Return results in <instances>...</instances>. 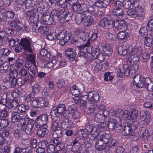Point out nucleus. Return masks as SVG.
I'll return each instance as SVG.
<instances>
[{
    "mask_svg": "<svg viewBox=\"0 0 153 153\" xmlns=\"http://www.w3.org/2000/svg\"><path fill=\"white\" fill-rule=\"evenodd\" d=\"M22 26V25L18 19H13L10 22L5 32L8 35H14L17 33L18 30H21Z\"/></svg>",
    "mask_w": 153,
    "mask_h": 153,
    "instance_id": "nucleus-1",
    "label": "nucleus"
},
{
    "mask_svg": "<svg viewBox=\"0 0 153 153\" xmlns=\"http://www.w3.org/2000/svg\"><path fill=\"white\" fill-rule=\"evenodd\" d=\"M98 141L96 142L95 147L96 149L98 151H99V153H102L104 151L106 148L107 145L109 144V143L111 139L108 136H103L99 137L97 139Z\"/></svg>",
    "mask_w": 153,
    "mask_h": 153,
    "instance_id": "nucleus-2",
    "label": "nucleus"
},
{
    "mask_svg": "<svg viewBox=\"0 0 153 153\" xmlns=\"http://www.w3.org/2000/svg\"><path fill=\"white\" fill-rule=\"evenodd\" d=\"M133 79L136 86L140 88H146L148 83L150 82L151 79L148 77L144 78L139 74L135 75Z\"/></svg>",
    "mask_w": 153,
    "mask_h": 153,
    "instance_id": "nucleus-3",
    "label": "nucleus"
},
{
    "mask_svg": "<svg viewBox=\"0 0 153 153\" xmlns=\"http://www.w3.org/2000/svg\"><path fill=\"white\" fill-rule=\"evenodd\" d=\"M129 64H125L123 66L124 74L126 76L134 74L138 68V65L136 63L130 65Z\"/></svg>",
    "mask_w": 153,
    "mask_h": 153,
    "instance_id": "nucleus-4",
    "label": "nucleus"
},
{
    "mask_svg": "<svg viewBox=\"0 0 153 153\" xmlns=\"http://www.w3.org/2000/svg\"><path fill=\"white\" fill-rule=\"evenodd\" d=\"M48 120V116L45 114H42L37 117L35 120V126L40 128L41 126L45 125Z\"/></svg>",
    "mask_w": 153,
    "mask_h": 153,
    "instance_id": "nucleus-5",
    "label": "nucleus"
},
{
    "mask_svg": "<svg viewBox=\"0 0 153 153\" xmlns=\"http://www.w3.org/2000/svg\"><path fill=\"white\" fill-rule=\"evenodd\" d=\"M89 107H88L89 113L91 114H94L97 113V112L102 111L105 110V106L103 104L97 103L96 104L91 105Z\"/></svg>",
    "mask_w": 153,
    "mask_h": 153,
    "instance_id": "nucleus-6",
    "label": "nucleus"
},
{
    "mask_svg": "<svg viewBox=\"0 0 153 153\" xmlns=\"http://www.w3.org/2000/svg\"><path fill=\"white\" fill-rule=\"evenodd\" d=\"M19 45L22 46L23 49L26 53H33L30 43L26 38H22L20 40Z\"/></svg>",
    "mask_w": 153,
    "mask_h": 153,
    "instance_id": "nucleus-7",
    "label": "nucleus"
},
{
    "mask_svg": "<svg viewBox=\"0 0 153 153\" xmlns=\"http://www.w3.org/2000/svg\"><path fill=\"white\" fill-rule=\"evenodd\" d=\"M28 67V70L30 73H29V75L28 76L29 81L33 82L34 80L35 77L37 76L36 65V64H31V65H29Z\"/></svg>",
    "mask_w": 153,
    "mask_h": 153,
    "instance_id": "nucleus-8",
    "label": "nucleus"
},
{
    "mask_svg": "<svg viewBox=\"0 0 153 153\" xmlns=\"http://www.w3.org/2000/svg\"><path fill=\"white\" fill-rule=\"evenodd\" d=\"M89 42L86 41L84 45L79 46L80 51L78 55V56L85 59L86 58L87 55L86 53L87 51L88 52V49L91 48V47L89 46ZM88 53H90V52Z\"/></svg>",
    "mask_w": 153,
    "mask_h": 153,
    "instance_id": "nucleus-9",
    "label": "nucleus"
},
{
    "mask_svg": "<svg viewBox=\"0 0 153 153\" xmlns=\"http://www.w3.org/2000/svg\"><path fill=\"white\" fill-rule=\"evenodd\" d=\"M64 8H63L62 10H59V11H57V15L56 17L60 16L61 20H63V22H65L66 21H68L71 20L72 17H71L70 13H68L65 11Z\"/></svg>",
    "mask_w": 153,
    "mask_h": 153,
    "instance_id": "nucleus-10",
    "label": "nucleus"
},
{
    "mask_svg": "<svg viewBox=\"0 0 153 153\" xmlns=\"http://www.w3.org/2000/svg\"><path fill=\"white\" fill-rule=\"evenodd\" d=\"M114 27L118 30L125 31L127 29V25L124 20H118L114 21Z\"/></svg>",
    "mask_w": 153,
    "mask_h": 153,
    "instance_id": "nucleus-11",
    "label": "nucleus"
},
{
    "mask_svg": "<svg viewBox=\"0 0 153 153\" xmlns=\"http://www.w3.org/2000/svg\"><path fill=\"white\" fill-rule=\"evenodd\" d=\"M102 27L107 29L112 28L114 26V21L111 20H108L106 19L101 20L100 23Z\"/></svg>",
    "mask_w": 153,
    "mask_h": 153,
    "instance_id": "nucleus-12",
    "label": "nucleus"
},
{
    "mask_svg": "<svg viewBox=\"0 0 153 153\" xmlns=\"http://www.w3.org/2000/svg\"><path fill=\"white\" fill-rule=\"evenodd\" d=\"M73 11L77 12L78 11L82 12H86L88 10L87 5L85 4H81L79 3L74 4L72 7Z\"/></svg>",
    "mask_w": 153,
    "mask_h": 153,
    "instance_id": "nucleus-13",
    "label": "nucleus"
},
{
    "mask_svg": "<svg viewBox=\"0 0 153 153\" xmlns=\"http://www.w3.org/2000/svg\"><path fill=\"white\" fill-rule=\"evenodd\" d=\"M35 123V121L32 119H30V121L27 123L25 129V131L27 134H30L34 132Z\"/></svg>",
    "mask_w": 153,
    "mask_h": 153,
    "instance_id": "nucleus-14",
    "label": "nucleus"
},
{
    "mask_svg": "<svg viewBox=\"0 0 153 153\" xmlns=\"http://www.w3.org/2000/svg\"><path fill=\"white\" fill-rule=\"evenodd\" d=\"M65 55L66 58L69 60L73 61L76 56L75 51L72 48H68L65 51Z\"/></svg>",
    "mask_w": 153,
    "mask_h": 153,
    "instance_id": "nucleus-15",
    "label": "nucleus"
},
{
    "mask_svg": "<svg viewBox=\"0 0 153 153\" xmlns=\"http://www.w3.org/2000/svg\"><path fill=\"white\" fill-rule=\"evenodd\" d=\"M12 132L11 129L10 128L5 129L4 131L0 132V146H2L4 143V137L8 136Z\"/></svg>",
    "mask_w": 153,
    "mask_h": 153,
    "instance_id": "nucleus-16",
    "label": "nucleus"
},
{
    "mask_svg": "<svg viewBox=\"0 0 153 153\" xmlns=\"http://www.w3.org/2000/svg\"><path fill=\"white\" fill-rule=\"evenodd\" d=\"M88 96L89 97L88 100V104H94V103L97 102L99 99V95L97 93H93L92 92L89 93L88 94Z\"/></svg>",
    "mask_w": 153,
    "mask_h": 153,
    "instance_id": "nucleus-17",
    "label": "nucleus"
},
{
    "mask_svg": "<svg viewBox=\"0 0 153 153\" xmlns=\"http://www.w3.org/2000/svg\"><path fill=\"white\" fill-rule=\"evenodd\" d=\"M30 119L27 116H26L24 118H22L21 117L18 122V127L21 129H23L26 125V123H28L30 121Z\"/></svg>",
    "mask_w": 153,
    "mask_h": 153,
    "instance_id": "nucleus-18",
    "label": "nucleus"
},
{
    "mask_svg": "<svg viewBox=\"0 0 153 153\" xmlns=\"http://www.w3.org/2000/svg\"><path fill=\"white\" fill-rule=\"evenodd\" d=\"M91 53L92 56H95L96 58L100 61H102L105 58L106 55L102 53H100V51L98 49H95Z\"/></svg>",
    "mask_w": 153,
    "mask_h": 153,
    "instance_id": "nucleus-19",
    "label": "nucleus"
},
{
    "mask_svg": "<svg viewBox=\"0 0 153 153\" xmlns=\"http://www.w3.org/2000/svg\"><path fill=\"white\" fill-rule=\"evenodd\" d=\"M130 46L123 45L119 46L118 48V52L120 55L125 56L128 52L129 53Z\"/></svg>",
    "mask_w": 153,
    "mask_h": 153,
    "instance_id": "nucleus-20",
    "label": "nucleus"
},
{
    "mask_svg": "<svg viewBox=\"0 0 153 153\" xmlns=\"http://www.w3.org/2000/svg\"><path fill=\"white\" fill-rule=\"evenodd\" d=\"M115 123L114 124L113 130H115L117 132L120 131L122 128V124L121 119L119 117H116L115 118Z\"/></svg>",
    "mask_w": 153,
    "mask_h": 153,
    "instance_id": "nucleus-21",
    "label": "nucleus"
},
{
    "mask_svg": "<svg viewBox=\"0 0 153 153\" xmlns=\"http://www.w3.org/2000/svg\"><path fill=\"white\" fill-rule=\"evenodd\" d=\"M83 24L85 27L91 26L94 21L93 17L90 15H87L85 13V16L83 20Z\"/></svg>",
    "mask_w": 153,
    "mask_h": 153,
    "instance_id": "nucleus-22",
    "label": "nucleus"
},
{
    "mask_svg": "<svg viewBox=\"0 0 153 153\" xmlns=\"http://www.w3.org/2000/svg\"><path fill=\"white\" fill-rule=\"evenodd\" d=\"M129 53L130 54H135L137 56H140L142 53L143 49L141 47L139 46L137 48L130 46Z\"/></svg>",
    "mask_w": 153,
    "mask_h": 153,
    "instance_id": "nucleus-23",
    "label": "nucleus"
},
{
    "mask_svg": "<svg viewBox=\"0 0 153 153\" xmlns=\"http://www.w3.org/2000/svg\"><path fill=\"white\" fill-rule=\"evenodd\" d=\"M66 33V30H65L63 29L58 34L55 36V40L60 45L61 42L63 41Z\"/></svg>",
    "mask_w": 153,
    "mask_h": 153,
    "instance_id": "nucleus-24",
    "label": "nucleus"
},
{
    "mask_svg": "<svg viewBox=\"0 0 153 153\" xmlns=\"http://www.w3.org/2000/svg\"><path fill=\"white\" fill-rule=\"evenodd\" d=\"M0 95L1 97L0 100L1 106L2 105L6 106V104L9 103L10 100L9 98H8V94H0Z\"/></svg>",
    "mask_w": 153,
    "mask_h": 153,
    "instance_id": "nucleus-25",
    "label": "nucleus"
},
{
    "mask_svg": "<svg viewBox=\"0 0 153 153\" xmlns=\"http://www.w3.org/2000/svg\"><path fill=\"white\" fill-rule=\"evenodd\" d=\"M85 12L79 13H77L75 17V22L77 25L82 23L83 24V20L85 16Z\"/></svg>",
    "mask_w": 153,
    "mask_h": 153,
    "instance_id": "nucleus-26",
    "label": "nucleus"
},
{
    "mask_svg": "<svg viewBox=\"0 0 153 153\" xmlns=\"http://www.w3.org/2000/svg\"><path fill=\"white\" fill-rule=\"evenodd\" d=\"M128 57V60L127 61V63L134 64L136 62L137 63L139 60V56L135 54L132 53Z\"/></svg>",
    "mask_w": 153,
    "mask_h": 153,
    "instance_id": "nucleus-27",
    "label": "nucleus"
},
{
    "mask_svg": "<svg viewBox=\"0 0 153 153\" xmlns=\"http://www.w3.org/2000/svg\"><path fill=\"white\" fill-rule=\"evenodd\" d=\"M48 132V130L47 128H41L37 131V134L40 137H44Z\"/></svg>",
    "mask_w": 153,
    "mask_h": 153,
    "instance_id": "nucleus-28",
    "label": "nucleus"
},
{
    "mask_svg": "<svg viewBox=\"0 0 153 153\" xmlns=\"http://www.w3.org/2000/svg\"><path fill=\"white\" fill-rule=\"evenodd\" d=\"M126 13L128 16L130 18H134L137 17H139L138 15H140V13H138L136 11L133 9H130L128 10L126 12Z\"/></svg>",
    "mask_w": 153,
    "mask_h": 153,
    "instance_id": "nucleus-29",
    "label": "nucleus"
},
{
    "mask_svg": "<svg viewBox=\"0 0 153 153\" xmlns=\"http://www.w3.org/2000/svg\"><path fill=\"white\" fill-rule=\"evenodd\" d=\"M6 32H0V46L3 45L8 39Z\"/></svg>",
    "mask_w": 153,
    "mask_h": 153,
    "instance_id": "nucleus-30",
    "label": "nucleus"
},
{
    "mask_svg": "<svg viewBox=\"0 0 153 153\" xmlns=\"http://www.w3.org/2000/svg\"><path fill=\"white\" fill-rule=\"evenodd\" d=\"M19 113L17 111H14L11 114V120L14 123L18 122L21 118Z\"/></svg>",
    "mask_w": 153,
    "mask_h": 153,
    "instance_id": "nucleus-31",
    "label": "nucleus"
},
{
    "mask_svg": "<svg viewBox=\"0 0 153 153\" xmlns=\"http://www.w3.org/2000/svg\"><path fill=\"white\" fill-rule=\"evenodd\" d=\"M9 123V121L6 119H0V132L4 131L2 129L7 127Z\"/></svg>",
    "mask_w": 153,
    "mask_h": 153,
    "instance_id": "nucleus-32",
    "label": "nucleus"
},
{
    "mask_svg": "<svg viewBox=\"0 0 153 153\" xmlns=\"http://www.w3.org/2000/svg\"><path fill=\"white\" fill-rule=\"evenodd\" d=\"M145 38L144 45L147 47H152L153 45V38L148 35Z\"/></svg>",
    "mask_w": 153,
    "mask_h": 153,
    "instance_id": "nucleus-33",
    "label": "nucleus"
},
{
    "mask_svg": "<svg viewBox=\"0 0 153 153\" xmlns=\"http://www.w3.org/2000/svg\"><path fill=\"white\" fill-rule=\"evenodd\" d=\"M138 115L137 111L134 109L132 110L131 111V114L129 115L130 120H131L132 122L136 121Z\"/></svg>",
    "mask_w": 153,
    "mask_h": 153,
    "instance_id": "nucleus-34",
    "label": "nucleus"
},
{
    "mask_svg": "<svg viewBox=\"0 0 153 153\" xmlns=\"http://www.w3.org/2000/svg\"><path fill=\"white\" fill-rule=\"evenodd\" d=\"M88 133V130L86 128L84 129H80L77 132V134L80 138H86Z\"/></svg>",
    "mask_w": 153,
    "mask_h": 153,
    "instance_id": "nucleus-35",
    "label": "nucleus"
},
{
    "mask_svg": "<svg viewBox=\"0 0 153 153\" xmlns=\"http://www.w3.org/2000/svg\"><path fill=\"white\" fill-rule=\"evenodd\" d=\"M43 20L46 25H50L53 22V20L52 17L50 16L45 15L43 17Z\"/></svg>",
    "mask_w": 153,
    "mask_h": 153,
    "instance_id": "nucleus-36",
    "label": "nucleus"
},
{
    "mask_svg": "<svg viewBox=\"0 0 153 153\" xmlns=\"http://www.w3.org/2000/svg\"><path fill=\"white\" fill-rule=\"evenodd\" d=\"M108 4V3L107 1H103L101 0H98L95 3V6L100 8H103L106 7Z\"/></svg>",
    "mask_w": 153,
    "mask_h": 153,
    "instance_id": "nucleus-37",
    "label": "nucleus"
},
{
    "mask_svg": "<svg viewBox=\"0 0 153 153\" xmlns=\"http://www.w3.org/2000/svg\"><path fill=\"white\" fill-rule=\"evenodd\" d=\"M128 37V33L124 30H122L117 34L118 38L121 40L126 39Z\"/></svg>",
    "mask_w": 153,
    "mask_h": 153,
    "instance_id": "nucleus-38",
    "label": "nucleus"
},
{
    "mask_svg": "<svg viewBox=\"0 0 153 153\" xmlns=\"http://www.w3.org/2000/svg\"><path fill=\"white\" fill-rule=\"evenodd\" d=\"M62 134V131L60 128H58L57 129L53 130V136L55 138H59L61 137Z\"/></svg>",
    "mask_w": 153,
    "mask_h": 153,
    "instance_id": "nucleus-39",
    "label": "nucleus"
},
{
    "mask_svg": "<svg viewBox=\"0 0 153 153\" xmlns=\"http://www.w3.org/2000/svg\"><path fill=\"white\" fill-rule=\"evenodd\" d=\"M71 111L72 113V115L71 119L74 120H78L80 114L77 110H76L73 108L71 109Z\"/></svg>",
    "mask_w": 153,
    "mask_h": 153,
    "instance_id": "nucleus-40",
    "label": "nucleus"
},
{
    "mask_svg": "<svg viewBox=\"0 0 153 153\" xmlns=\"http://www.w3.org/2000/svg\"><path fill=\"white\" fill-rule=\"evenodd\" d=\"M93 114L95 115L94 120L97 122L99 123L102 120L105 119L104 117L102 115L101 113L97 112V113ZM92 115H93V114Z\"/></svg>",
    "mask_w": 153,
    "mask_h": 153,
    "instance_id": "nucleus-41",
    "label": "nucleus"
},
{
    "mask_svg": "<svg viewBox=\"0 0 153 153\" xmlns=\"http://www.w3.org/2000/svg\"><path fill=\"white\" fill-rule=\"evenodd\" d=\"M134 5L137 11L140 14L138 15L139 17H143L144 15V10L143 9L141 6L138 5V4H136L135 3L134 4Z\"/></svg>",
    "mask_w": 153,
    "mask_h": 153,
    "instance_id": "nucleus-42",
    "label": "nucleus"
},
{
    "mask_svg": "<svg viewBox=\"0 0 153 153\" xmlns=\"http://www.w3.org/2000/svg\"><path fill=\"white\" fill-rule=\"evenodd\" d=\"M9 66L6 63H3L0 65V73H4L8 71Z\"/></svg>",
    "mask_w": 153,
    "mask_h": 153,
    "instance_id": "nucleus-43",
    "label": "nucleus"
},
{
    "mask_svg": "<svg viewBox=\"0 0 153 153\" xmlns=\"http://www.w3.org/2000/svg\"><path fill=\"white\" fill-rule=\"evenodd\" d=\"M17 84L18 86H22L24 85L27 81H29L28 77L24 78V79L21 77H19L17 79Z\"/></svg>",
    "mask_w": 153,
    "mask_h": 153,
    "instance_id": "nucleus-44",
    "label": "nucleus"
},
{
    "mask_svg": "<svg viewBox=\"0 0 153 153\" xmlns=\"http://www.w3.org/2000/svg\"><path fill=\"white\" fill-rule=\"evenodd\" d=\"M70 92L73 95H79L80 92L78 88L76 85L73 86L70 88Z\"/></svg>",
    "mask_w": 153,
    "mask_h": 153,
    "instance_id": "nucleus-45",
    "label": "nucleus"
},
{
    "mask_svg": "<svg viewBox=\"0 0 153 153\" xmlns=\"http://www.w3.org/2000/svg\"><path fill=\"white\" fill-rule=\"evenodd\" d=\"M32 53L28 54L27 55V59L29 61L31 64H36V57L35 55L32 54Z\"/></svg>",
    "mask_w": 153,
    "mask_h": 153,
    "instance_id": "nucleus-46",
    "label": "nucleus"
},
{
    "mask_svg": "<svg viewBox=\"0 0 153 153\" xmlns=\"http://www.w3.org/2000/svg\"><path fill=\"white\" fill-rule=\"evenodd\" d=\"M19 74L21 76L25 78L27 77L29 75L28 71L25 68H23L19 70Z\"/></svg>",
    "mask_w": 153,
    "mask_h": 153,
    "instance_id": "nucleus-47",
    "label": "nucleus"
},
{
    "mask_svg": "<svg viewBox=\"0 0 153 153\" xmlns=\"http://www.w3.org/2000/svg\"><path fill=\"white\" fill-rule=\"evenodd\" d=\"M58 112L60 115L62 114L66 110V106L64 104H59L57 107Z\"/></svg>",
    "mask_w": 153,
    "mask_h": 153,
    "instance_id": "nucleus-48",
    "label": "nucleus"
},
{
    "mask_svg": "<svg viewBox=\"0 0 153 153\" xmlns=\"http://www.w3.org/2000/svg\"><path fill=\"white\" fill-rule=\"evenodd\" d=\"M41 88V86L39 84H34L32 87V93L35 94H38Z\"/></svg>",
    "mask_w": 153,
    "mask_h": 153,
    "instance_id": "nucleus-49",
    "label": "nucleus"
},
{
    "mask_svg": "<svg viewBox=\"0 0 153 153\" xmlns=\"http://www.w3.org/2000/svg\"><path fill=\"white\" fill-rule=\"evenodd\" d=\"M68 120L67 122H64L62 123V125L64 128H71L73 127L74 126V122H72V120Z\"/></svg>",
    "mask_w": 153,
    "mask_h": 153,
    "instance_id": "nucleus-50",
    "label": "nucleus"
},
{
    "mask_svg": "<svg viewBox=\"0 0 153 153\" xmlns=\"http://www.w3.org/2000/svg\"><path fill=\"white\" fill-rule=\"evenodd\" d=\"M66 34H65V37L63 39V41L61 42V45H64L65 43H66L70 39H72V37H71V34L70 33H67Z\"/></svg>",
    "mask_w": 153,
    "mask_h": 153,
    "instance_id": "nucleus-51",
    "label": "nucleus"
},
{
    "mask_svg": "<svg viewBox=\"0 0 153 153\" xmlns=\"http://www.w3.org/2000/svg\"><path fill=\"white\" fill-rule=\"evenodd\" d=\"M29 109V107L27 105H25L23 104L20 105L18 107V110L21 112V114L26 112Z\"/></svg>",
    "mask_w": 153,
    "mask_h": 153,
    "instance_id": "nucleus-52",
    "label": "nucleus"
},
{
    "mask_svg": "<svg viewBox=\"0 0 153 153\" xmlns=\"http://www.w3.org/2000/svg\"><path fill=\"white\" fill-rule=\"evenodd\" d=\"M49 28L46 26H40V33L42 35L47 34L48 33Z\"/></svg>",
    "mask_w": 153,
    "mask_h": 153,
    "instance_id": "nucleus-53",
    "label": "nucleus"
},
{
    "mask_svg": "<svg viewBox=\"0 0 153 153\" xmlns=\"http://www.w3.org/2000/svg\"><path fill=\"white\" fill-rule=\"evenodd\" d=\"M102 50L104 54L108 56L110 55L112 52V50L108 46L103 47Z\"/></svg>",
    "mask_w": 153,
    "mask_h": 153,
    "instance_id": "nucleus-54",
    "label": "nucleus"
},
{
    "mask_svg": "<svg viewBox=\"0 0 153 153\" xmlns=\"http://www.w3.org/2000/svg\"><path fill=\"white\" fill-rule=\"evenodd\" d=\"M38 107L46 106L48 105V103L46 102V100L43 98L40 97L38 100Z\"/></svg>",
    "mask_w": 153,
    "mask_h": 153,
    "instance_id": "nucleus-55",
    "label": "nucleus"
},
{
    "mask_svg": "<svg viewBox=\"0 0 153 153\" xmlns=\"http://www.w3.org/2000/svg\"><path fill=\"white\" fill-rule=\"evenodd\" d=\"M131 5V2L130 0H124L122 2V6L126 9L129 8Z\"/></svg>",
    "mask_w": 153,
    "mask_h": 153,
    "instance_id": "nucleus-56",
    "label": "nucleus"
},
{
    "mask_svg": "<svg viewBox=\"0 0 153 153\" xmlns=\"http://www.w3.org/2000/svg\"><path fill=\"white\" fill-rule=\"evenodd\" d=\"M41 22H38L36 24L33 25L32 27V30L33 32L34 33H37L40 31V26H41L39 25L40 23Z\"/></svg>",
    "mask_w": 153,
    "mask_h": 153,
    "instance_id": "nucleus-57",
    "label": "nucleus"
},
{
    "mask_svg": "<svg viewBox=\"0 0 153 153\" xmlns=\"http://www.w3.org/2000/svg\"><path fill=\"white\" fill-rule=\"evenodd\" d=\"M19 105V102L18 100H12L10 102V108L12 109H16Z\"/></svg>",
    "mask_w": 153,
    "mask_h": 153,
    "instance_id": "nucleus-58",
    "label": "nucleus"
},
{
    "mask_svg": "<svg viewBox=\"0 0 153 153\" xmlns=\"http://www.w3.org/2000/svg\"><path fill=\"white\" fill-rule=\"evenodd\" d=\"M10 51L7 48H1L0 50V53L3 56H7L10 53Z\"/></svg>",
    "mask_w": 153,
    "mask_h": 153,
    "instance_id": "nucleus-59",
    "label": "nucleus"
},
{
    "mask_svg": "<svg viewBox=\"0 0 153 153\" xmlns=\"http://www.w3.org/2000/svg\"><path fill=\"white\" fill-rule=\"evenodd\" d=\"M131 139L134 141H137L139 138V134L135 131H133L132 134H130Z\"/></svg>",
    "mask_w": 153,
    "mask_h": 153,
    "instance_id": "nucleus-60",
    "label": "nucleus"
},
{
    "mask_svg": "<svg viewBox=\"0 0 153 153\" xmlns=\"http://www.w3.org/2000/svg\"><path fill=\"white\" fill-rule=\"evenodd\" d=\"M50 114L52 117H56L59 114V113L58 112L56 107H53L51 109Z\"/></svg>",
    "mask_w": 153,
    "mask_h": 153,
    "instance_id": "nucleus-61",
    "label": "nucleus"
},
{
    "mask_svg": "<svg viewBox=\"0 0 153 153\" xmlns=\"http://www.w3.org/2000/svg\"><path fill=\"white\" fill-rule=\"evenodd\" d=\"M8 41L9 45L12 47L16 46L19 43V42L17 39H14L11 38Z\"/></svg>",
    "mask_w": 153,
    "mask_h": 153,
    "instance_id": "nucleus-62",
    "label": "nucleus"
},
{
    "mask_svg": "<svg viewBox=\"0 0 153 153\" xmlns=\"http://www.w3.org/2000/svg\"><path fill=\"white\" fill-rule=\"evenodd\" d=\"M115 118L110 120L106 125L107 127H108L111 130H113V128H114V124L115 123Z\"/></svg>",
    "mask_w": 153,
    "mask_h": 153,
    "instance_id": "nucleus-63",
    "label": "nucleus"
},
{
    "mask_svg": "<svg viewBox=\"0 0 153 153\" xmlns=\"http://www.w3.org/2000/svg\"><path fill=\"white\" fill-rule=\"evenodd\" d=\"M149 136L148 131L146 129L143 130L141 135V137L143 139L144 142L147 141L148 137Z\"/></svg>",
    "mask_w": 153,
    "mask_h": 153,
    "instance_id": "nucleus-64",
    "label": "nucleus"
}]
</instances>
